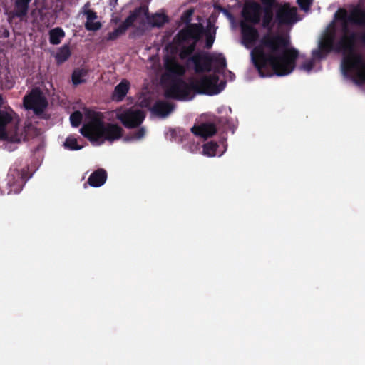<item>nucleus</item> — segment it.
Here are the masks:
<instances>
[{
  "label": "nucleus",
  "mask_w": 365,
  "mask_h": 365,
  "mask_svg": "<svg viewBox=\"0 0 365 365\" xmlns=\"http://www.w3.org/2000/svg\"><path fill=\"white\" fill-rule=\"evenodd\" d=\"M64 146L71 150H78L83 148V146L78 145L77 139L72 136H69L66 139Z\"/></svg>",
  "instance_id": "obj_30"
},
{
  "label": "nucleus",
  "mask_w": 365,
  "mask_h": 365,
  "mask_svg": "<svg viewBox=\"0 0 365 365\" xmlns=\"http://www.w3.org/2000/svg\"><path fill=\"white\" fill-rule=\"evenodd\" d=\"M297 3L302 10L307 11L312 4V0H297Z\"/></svg>",
  "instance_id": "obj_37"
},
{
  "label": "nucleus",
  "mask_w": 365,
  "mask_h": 365,
  "mask_svg": "<svg viewBox=\"0 0 365 365\" xmlns=\"http://www.w3.org/2000/svg\"><path fill=\"white\" fill-rule=\"evenodd\" d=\"M219 81V77L215 75L203 76L198 78H193L190 81L191 92L197 94L209 96L216 95L220 93V89L214 88V83Z\"/></svg>",
  "instance_id": "obj_7"
},
{
  "label": "nucleus",
  "mask_w": 365,
  "mask_h": 365,
  "mask_svg": "<svg viewBox=\"0 0 365 365\" xmlns=\"http://www.w3.org/2000/svg\"><path fill=\"white\" fill-rule=\"evenodd\" d=\"M145 135V130L144 128H140L137 131L133 133V134L129 137L126 136L124 140H140L143 138Z\"/></svg>",
  "instance_id": "obj_34"
},
{
  "label": "nucleus",
  "mask_w": 365,
  "mask_h": 365,
  "mask_svg": "<svg viewBox=\"0 0 365 365\" xmlns=\"http://www.w3.org/2000/svg\"><path fill=\"white\" fill-rule=\"evenodd\" d=\"M165 72L162 75V81L164 83L168 80L180 78L183 76L186 72V68L181 65L175 57L166 56L164 58Z\"/></svg>",
  "instance_id": "obj_10"
},
{
  "label": "nucleus",
  "mask_w": 365,
  "mask_h": 365,
  "mask_svg": "<svg viewBox=\"0 0 365 365\" xmlns=\"http://www.w3.org/2000/svg\"><path fill=\"white\" fill-rule=\"evenodd\" d=\"M49 42L52 45H58L65 37V32L61 27L52 29L48 32Z\"/></svg>",
  "instance_id": "obj_24"
},
{
  "label": "nucleus",
  "mask_w": 365,
  "mask_h": 365,
  "mask_svg": "<svg viewBox=\"0 0 365 365\" xmlns=\"http://www.w3.org/2000/svg\"><path fill=\"white\" fill-rule=\"evenodd\" d=\"M336 31L335 30L328 31L324 34L319 46L322 49L325 51V53H329L331 51H335L336 48Z\"/></svg>",
  "instance_id": "obj_17"
},
{
  "label": "nucleus",
  "mask_w": 365,
  "mask_h": 365,
  "mask_svg": "<svg viewBox=\"0 0 365 365\" xmlns=\"http://www.w3.org/2000/svg\"><path fill=\"white\" fill-rule=\"evenodd\" d=\"M4 99L2 96L0 94V108L4 105Z\"/></svg>",
  "instance_id": "obj_42"
},
{
  "label": "nucleus",
  "mask_w": 365,
  "mask_h": 365,
  "mask_svg": "<svg viewBox=\"0 0 365 365\" xmlns=\"http://www.w3.org/2000/svg\"><path fill=\"white\" fill-rule=\"evenodd\" d=\"M90 121L80 129L83 136L91 142L119 140L123 136V129L117 124L105 123L101 113L93 112L90 115Z\"/></svg>",
  "instance_id": "obj_3"
},
{
  "label": "nucleus",
  "mask_w": 365,
  "mask_h": 365,
  "mask_svg": "<svg viewBox=\"0 0 365 365\" xmlns=\"http://www.w3.org/2000/svg\"><path fill=\"white\" fill-rule=\"evenodd\" d=\"M86 15L87 21H94L98 18L96 12L93 10H87L85 11Z\"/></svg>",
  "instance_id": "obj_39"
},
{
  "label": "nucleus",
  "mask_w": 365,
  "mask_h": 365,
  "mask_svg": "<svg viewBox=\"0 0 365 365\" xmlns=\"http://www.w3.org/2000/svg\"><path fill=\"white\" fill-rule=\"evenodd\" d=\"M83 119L82 113L80 111H75L70 115L71 124L73 127H78Z\"/></svg>",
  "instance_id": "obj_31"
},
{
  "label": "nucleus",
  "mask_w": 365,
  "mask_h": 365,
  "mask_svg": "<svg viewBox=\"0 0 365 365\" xmlns=\"http://www.w3.org/2000/svg\"><path fill=\"white\" fill-rule=\"evenodd\" d=\"M179 46V58L182 61L186 60L187 66H189L190 63L193 64V61L191 58L194 56L195 53H194L197 45L195 43H190L188 45H185V43H182L180 45L178 44Z\"/></svg>",
  "instance_id": "obj_18"
},
{
  "label": "nucleus",
  "mask_w": 365,
  "mask_h": 365,
  "mask_svg": "<svg viewBox=\"0 0 365 365\" xmlns=\"http://www.w3.org/2000/svg\"><path fill=\"white\" fill-rule=\"evenodd\" d=\"M130 83L126 80H123L118 84L112 94V99L115 101H121L126 96L129 90Z\"/></svg>",
  "instance_id": "obj_23"
},
{
  "label": "nucleus",
  "mask_w": 365,
  "mask_h": 365,
  "mask_svg": "<svg viewBox=\"0 0 365 365\" xmlns=\"http://www.w3.org/2000/svg\"><path fill=\"white\" fill-rule=\"evenodd\" d=\"M255 26L244 21L240 23L242 44L247 48H252L259 39V31Z\"/></svg>",
  "instance_id": "obj_16"
},
{
  "label": "nucleus",
  "mask_w": 365,
  "mask_h": 365,
  "mask_svg": "<svg viewBox=\"0 0 365 365\" xmlns=\"http://www.w3.org/2000/svg\"><path fill=\"white\" fill-rule=\"evenodd\" d=\"M225 85H226L225 81H221L220 83H218V82H217V83H214V88H215V90L220 89V92H221L225 88Z\"/></svg>",
  "instance_id": "obj_41"
},
{
  "label": "nucleus",
  "mask_w": 365,
  "mask_h": 365,
  "mask_svg": "<svg viewBox=\"0 0 365 365\" xmlns=\"http://www.w3.org/2000/svg\"><path fill=\"white\" fill-rule=\"evenodd\" d=\"M336 19L343 21L341 31L343 35L336 42V52H342L346 55L341 62V68L344 74L351 70H356L354 81L357 85L365 84V61L361 55L355 53L354 48L347 36L348 25L350 23L365 27V9L359 6H354L348 13L345 9H340L335 14Z\"/></svg>",
  "instance_id": "obj_2"
},
{
  "label": "nucleus",
  "mask_w": 365,
  "mask_h": 365,
  "mask_svg": "<svg viewBox=\"0 0 365 365\" xmlns=\"http://www.w3.org/2000/svg\"><path fill=\"white\" fill-rule=\"evenodd\" d=\"M204 35H205V48H207V49H210V48H212V46L213 45V43L215 41V31L212 33L209 30L208 31L205 30V33Z\"/></svg>",
  "instance_id": "obj_32"
},
{
  "label": "nucleus",
  "mask_w": 365,
  "mask_h": 365,
  "mask_svg": "<svg viewBox=\"0 0 365 365\" xmlns=\"http://www.w3.org/2000/svg\"><path fill=\"white\" fill-rule=\"evenodd\" d=\"M14 11L12 15L14 17L23 19L26 16L29 10V4L31 0H14Z\"/></svg>",
  "instance_id": "obj_21"
},
{
  "label": "nucleus",
  "mask_w": 365,
  "mask_h": 365,
  "mask_svg": "<svg viewBox=\"0 0 365 365\" xmlns=\"http://www.w3.org/2000/svg\"><path fill=\"white\" fill-rule=\"evenodd\" d=\"M11 120L12 117L9 113L0 110V138H4L6 137V127Z\"/></svg>",
  "instance_id": "obj_25"
},
{
  "label": "nucleus",
  "mask_w": 365,
  "mask_h": 365,
  "mask_svg": "<svg viewBox=\"0 0 365 365\" xmlns=\"http://www.w3.org/2000/svg\"><path fill=\"white\" fill-rule=\"evenodd\" d=\"M193 13L194 10L192 9H189L185 11L180 17L181 22L185 24V25L193 24L194 23H191Z\"/></svg>",
  "instance_id": "obj_33"
},
{
  "label": "nucleus",
  "mask_w": 365,
  "mask_h": 365,
  "mask_svg": "<svg viewBox=\"0 0 365 365\" xmlns=\"http://www.w3.org/2000/svg\"><path fill=\"white\" fill-rule=\"evenodd\" d=\"M24 106L26 110H32L36 115H41L47 108L48 101L42 91L36 88L24 96Z\"/></svg>",
  "instance_id": "obj_8"
},
{
  "label": "nucleus",
  "mask_w": 365,
  "mask_h": 365,
  "mask_svg": "<svg viewBox=\"0 0 365 365\" xmlns=\"http://www.w3.org/2000/svg\"><path fill=\"white\" fill-rule=\"evenodd\" d=\"M117 1H118V0H111V1H110V4H111V5H112L113 4H117Z\"/></svg>",
  "instance_id": "obj_43"
},
{
  "label": "nucleus",
  "mask_w": 365,
  "mask_h": 365,
  "mask_svg": "<svg viewBox=\"0 0 365 365\" xmlns=\"http://www.w3.org/2000/svg\"><path fill=\"white\" fill-rule=\"evenodd\" d=\"M86 74L87 72L84 69H75L72 73V82L73 85L77 86L85 82V80L83 78Z\"/></svg>",
  "instance_id": "obj_28"
},
{
  "label": "nucleus",
  "mask_w": 365,
  "mask_h": 365,
  "mask_svg": "<svg viewBox=\"0 0 365 365\" xmlns=\"http://www.w3.org/2000/svg\"><path fill=\"white\" fill-rule=\"evenodd\" d=\"M165 84V96L178 101H187L192 98L190 83L182 78L168 80Z\"/></svg>",
  "instance_id": "obj_5"
},
{
  "label": "nucleus",
  "mask_w": 365,
  "mask_h": 365,
  "mask_svg": "<svg viewBox=\"0 0 365 365\" xmlns=\"http://www.w3.org/2000/svg\"><path fill=\"white\" fill-rule=\"evenodd\" d=\"M227 123V119L222 117H215L213 122L204 123L199 125H194L191 132L196 136L207 139L213 136L217 130V128Z\"/></svg>",
  "instance_id": "obj_12"
},
{
  "label": "nucleus",
  "mask_w": 365,
  "mask_h": 365,
  "mask_svg": "<svg viewBox=\"0 0 365 365\" xmlns=\"http://www.w3.org/2000/svg\"><path fill=\"white\" fill-rule=\"evenodd\" d=\"M218 145L216 142L210 141L203 145V154L210 157H214L217 154Z\"/></svg>",
  "instance_id": "obj_27"
},
{
  "label": "nucleus",
  "mask_w": 365,
  "mask_h": 365,
  "mask_svg": "<svg viewBox=\"0 0 365 365\" xmlns=\"http://www.w3.org/2000/svg\"><path fill=\"white\" fill-rule=\"evenodd\" d=\"M264 6H277L278 4L277 3V0H260Z\"/></svg>",
  "instance_id": "obj_40"
},
{
  "label": "nucleus",
  "mask_w": 365,
  "mask_h": 365,
  "mask_svg": "<svg viewBox=\"0 0 365 365\" xmlns=\"http://www.w3.org/2000/svg\"><path fill=\"white\" fill-rule=\"evenodd\" d=\"M71 53L68 45H63L56 53L55 58L58 64L66 61L71 56Z\"/></svg>",
  "instance_id": "obj_26"
},
{
  "label": "nucleus",
  "mask_w": 365,
  "mask_h": 365,
  "mask_svg": "<svg viewBox=\"0 0 365 365\" xmlns=\"http://www.w3.org/2000/svg\"><path fill=\"white\" fill-rule=\"evenodd\" d=\"M174 108L175 105L172 103L165 101H158L154 103L152 111L155 114L164 118L170 113Z\"/></svg>",
  "instance_id": "obj_20"
},
{
  "label": "nucleus",
  "mask_w": 365,
  "mask_h": 365,
  "mask_svg": "<svg viewBox=\"0 0 365 365\" xmlns=\"http://www.w3.org/2000/svg\"><path fill=\"white\" fill-rule=\"evenodd\" d=\"M222 11H223L227 14H230V13L227 10H225V9H222Z\"/></svg>",
  "instance_id": "obj_44"
},
{
  "label": "nucleus",
  "mask_w": 365,
  "mask_h": 365,
  "mask_svg": "<svg viewBox=\"0 0 365 365\" xmlns=\"http://www.w3.org/2000/svg\"><path fill=\"white\" fill-rule=\"evenodd\" d=\"M145 11H147L146 7L138 6L135 8L118 27L108 34L107 40L115 41L120 36L125 34L126 31L133 26L134 22L140 19L141 14Z\"/></svg>",
  "instance_id": "obj_9"
},
{
  "label": "nucleus",
  "mask_w": 365,
  "mask_h": 365,
  "mask_svg": "<svg viewBox=\"0 0 365 365\" xmlns=\"http://www.w3.org/2000/svg\"><path fill=\"white\" fill-rule=\"evenodd\" d=\"M275 21L280 26L292 25L298 21L297 9L289 3L279 6L275 13Z\"/></svg>",
  "instance_id": "obj_13"
},
{
  "label": "nucleus",
  "mask_w": 365,
  "mask_h": 365,
  "mask_svg": "<svg viewBox=\"0 0 365 365\" xmlns=\"http://www.w3.org/2000/svg\"><path fill=\"white\" fill-rule=\"evenodd\" d=\"M347 36L349 37V41H351L354 49L357 39L359 40L362 43L365 44V31L361 34H357L354 31H350L348 29Z\"/></svg>",
  "instance_id": "obj_29"
},
{
  "label": "nucleus",
  "mask_w": 365,
  "mask_h": 365,
  "mask_svg": "<svg viewBox=\"0 0 365 365\" xmlns=\"http://www.w3.org/2000/svg\"><path fill=\"white\" fill-rule=\"evenodd\" d=\"M107 180V172L103 168L93 171L88 177L87 182L93 187L102 186Z\"/></svg>",
  "instance_id": "obj_19"
},
{
  "label": "nucleus",
  "mask_w": 365,
  "mask_h": 365,
  "mask_svg": "<svg viewBox=\"0 0 365 365\" xmlns=\"http://www.w3.org/2000/svg\"><path fill=\"white\" fill-rule=\"evenodd\" d=\"M205 33V29L200 23L185 25L175 36L177 44L180 45L191 41V43H195L197 45Z\"/></svg>",
  "instance_id": "obj_6"
},
{
  "label": "nucleus",
  "mask_w": 365,
  "mask_h": 365,
  "mask_svg": "<svg viewBox=\"0 0 365 365\" xmlns=\"http://www.w3.org/2000/svg\"><path fill=\"white\" fill-rule=\"evenodd\" d=\"M118 119L127 128H135L141 125L145 115L142 110L129 108L118 115Z\"/></svg>",
  "instance_id": "obj_14"
},
{
  "label": "nucleus",
  "mask_w": 365,
  "mask_h": 365,
  "mask_svg": "<svg viewBox=\"0 0 365 365\" xmlns=\"http://www.w3.org/2000/svg\"><path fill=\"white\" fill-rule=\"evenodd\" d=\"M314 61L313 60H309L306 62H304L301 66V69L304 70L306 71L309 72L312 70L314 67Z\"/></svg>",
  "instance_id": "obj_38"
},
{
  "label": "nucleus",
  "mask_w": 365,
  "mask_h": 365,
  "mask_svg": "<svg viewBox=\"0 0 365 365\" xmlns=\"http://www.w3.org/2000/svg\"><path fill=\"white\" fill-rule=\"evenodd\" d=\"M262 7L255 1H246L242 7L241 15L244 22L251 25H258L262 19Z\"/></svg>",
  "instance_id": "obj_11"
},
{
  "label": "nucleus",
  "mask_w": 365,
  "mask_h": 365,
  "mask_svg": "<svg viewBox=\"0 0 365 365\" xmlns=\"http://www.w3.org/2000/svg\"><path fill=\"white\" fill-rule=\"evenodd\" d=\"M328 53H325L324 49H322L321 47L319 46L318 49H315L312 51V56L314 58L322 59L327 56Z\"/></svg>",
  "instance_id": "obj_36"
},
{
  "label": "nucleus",
  "mask_w": 365,
  "mask_h": 365,
  "mask_svg": "<svg viewBox=\"0 0 365 365\" xmlns=\"http://www.w3.org/2000/svg\"><path fill=\"white\" fill-rule=\"evenodd\" d=\"M142 6L147 8V11L143 13L140 18L143 16H145L150 24L152 26L155 27H162L165 23L168 21V16L163 14H155L154 15L150 16L148 12V7L145 5H143Z\"/></svg>",
  "instance_id": "obj_22"
},
{
  "label": "nucleus",
  "mask_w": 365,
  "mask_h": 365,
  "mask_svg": "<svg viewBox=\"0 0 365 365\" xmlns=\"http://www.w3.org/2000/svg\"><path fill=\"white\" fill-rule=\"evenodd\" d=\"M272 6H264L262 17V26L269 32L261 38L259 44L251 51V58L255 67L262 77L267 75L263 71L269 65L274 73L279 76L291 73L296 66L299 51L294 48H289L290 41L288 37L280 34H273Z\"/></svg>",
  "instance_id": "obj_1"
},
{
  "label": "nucleus",
  "mask_w": 365,
  "mask_h": 365,
  "mask_svg": "<svg viewBox=\"0 0 365 365\" xmlns=\"http://www.w3.org/2000/svg\"><path fill=\"white\" fill-rule=\"evenodd\" d=\"M191 60L193 61L196 73H209L212 70L215 72H220L227 66L226 59L222 53L214 56L207 52L198 51Z\"/></svg>",
  "instance_id": "obj_4"
},
{
  "label": "nucleus",
  "mask_w": 365,
  "mask_h": 365,
  "mask_svg": "<svg viewBox=\"0 0 365 365\" xmlns=\"http://www.w3.org/2000/svg\"><path fill=\"white\" fill-rule=\"evenodd\" d=\"M7 194H18L26 182L23 170L11 169L6 177Z\"/></svg>",
  "instance_id": "obj_15"
},
{
  "label": "nucleus",
  "mask_w": 365,
  "mask_h": 365,
  "mask_svg": "<svg viewBox=\"0 0 365 365\" xmlns=\"http://www.w3.org/2000/svg\"><path fill=\"white\" fill-rule=\"evenodd\" d=\"M85 27L88 31H95L101 29V24L99 21H87L85 24Z\"/></svg>",
  "instance_id": "obj_35"
}]
</instances>
